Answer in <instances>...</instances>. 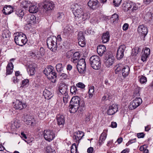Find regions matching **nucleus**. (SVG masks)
Masks as SVG:
<instances>
[{
  "instance_id": "obj_1",
  "label": "nucleus",
  "mask_w": 153,
  "mask_h": 153,
  "mask_svg": "<svg viewBox=\"0 0 153 153\" xmlns=\"http://www.w3.org/2000/svg\"><path fill=\"white\" fill-rule=\"evenodd\" d=\"M91 67L95 70H98L101 66V63L99 57L97 55L92 56L90 59Z\"/></svg>"
},
{
  "instance_id": "obj_2",
  "label": "nucleus",
  "mask_w": 153,
  "mask_h": 153,
  "mask_svg": "<svg viewBox=\"0 0 153 153\" xmlns=\"http://www.w3.org/2000/svg\"><path fill=\"white\" fill-rule=\"evenodd\" d=\"M54 7V4L53 2L50 1H45L42 10L43 14H47L48 12L52 10Z\"/></svg>"
},
{
  "instance_id": "obj_3",
  "label": "nucleus",
  "mask_w": 153,
  "mask_h": 153,
  "mask_svg": "<svg viewBox=\"0 0 153 153\" xmlns=\"http://www.w3.org/2000/svg\"><path fill=\"white\" fill-rule=\"evenodd\" d=\"M43 134L45 139L49 142L53 140L55 137V133L50 130H45Z\"/></svg>"
},
{
  "instance_id": "obj_4",
  "label": "nucleus",
  "mask_w": 153,
  "mask_h": 153,
  "mask_svg": "<svg viewBox=\"0 0 153 153\" xmlns=\"http://www.w3.org/2000/svg\"><path fill=\"white\" fill-rule=\"evenodd\" d=\"M77 68L80 74L84 73L86 70V63L84 59L82 58L79 60L77 65Z\"/></svg>"
},
{
  "instance_id": "obj_5",
  "label": "nucleus",
  "mask_w": 153,
  "mask_h": 153,
  "mask_svg": "<svg viewBox=\"0 0 153 153\" xmlns=\"http://www.w3.org/2000/svg\"><path fill=\"white\" fill-rule=\"evenodd\" d=\"M142 100L140 97L136 98L130 102L129 108L131 110L134 109L139 106L142 103Z\"/></svg>"
},
{
  "instance_id": "obj_6",
  "label": "nucleus",
  "mask_w": 153,
  "mask_h": 153,
  "mask_svg": "<svg viewBox=\"0 0 153 153\" xmlns=\"http://www.w3.org/2000/svg\"><path fill=\"white\" fill-rule=\"evenodd\" d=\"M137 31L139 34L144 38L148 33V29L147 27L143 25H139L137 29Z\"/></svg>"
},
{
  "instance_id": "obj_7",
  "label": "nucleus",
  "mask_w": 153,
  "mask_h": 153,
  "mask_svg": "<svg viewBox=\"0 0 153 153\" xmlns=\"http://www.w3.org/2000/svg\"><path fill=\"white\" fill-rule=\"evenodd\" d=\"M126 48V47L124 45H121L119 47L117 53V59L120 60L123 57Z\"/></svg>"
},
{
  "instance_id": "obj_8",
  "label": "nucleus",
  "mask_w": 153,
  "mask_h": 153,
  "mask_svg": "<svg viewBox=\"0 0 153 153\" xmlns=\"http://www.w3.org/2000/svg\"><path fill=\"white\" fill-rule=\"evenodd\" d=\"M118 111L117 105L114 104L109 106L107 111V114L109 115H113L117 112Z\"/></svg>"
},
{
  "instance_id": "obj_9",
  "label": "nucleus",
  "mask_w": 153,
  "mask_h": 153,
  "mask_svg": "<svg viewBox=\"0 0 153 153\" xmlns=\"http://www.w3.org/2000/svg\"><path fill=\"white\" fill-rule=\"evenodd\" d=\"M24 121L26 124L30 126H33L36 124V121L33 117L27 115L25 116Z\"/></svg>"
},
{
  "instance_id": "obj_10",
  "label": "nucleus",
  "mask_w": 153,
  "mask_h": 153,
  "mask_svg": "<svg viewBox=\"0 0 153 153\" xmlns=\"http://www.w3.org/2000/svg\"><path fill=\"white\" fill-rule=\"evenodd\" d=\"M57 39H47V45L49 48L52 50L55 49L57 44Z\"/></svg>"
},
{
  "instance_id": "obj_11",
  "label": "nucleus",
  "mask_w": 153,
  "mask_h": 153,
  "mask_svg": "<svg viewBox=\"0 0 153 153\" xmlns=\"http://www.w3.org/2000/svg\"><path fill=\"white\" fill-rule=\"evenodd\" d=\"M84 136V133L81 131H78L75 133L73 136V140L75 142L78 143L77 145L79 142V140Z\"/></svg>"
},
{
  "instance_id": "obj_12",
  "label": "nucleus",
  "mask_w": 153,
  "mask_h": 153,
  "mask_svg": "<svg viewBox=\"0 0 153 153\" xmlns=\"http://www.w3.org/2000/svg\"><path fill=\"white\" fill-rule=\"evenodd\" d=\"M150 53V49L149 48L145 47L143 50V54L141 58V60L143 62L146 61L147 58L149 56Z\"/></svg>"
},
{
  "instance_id": "obj_13",
  "label": "nucleus",
  "mask_w": 153,
  "mask_h": 153,
  "mask_svg": "<svg viewBox=\"0 0 153 153\" xmlns=\"http://www.w3.org/2000/svg\"><path fill=\"white\" fill-rule=\"evenodd\" d=\"M114 57L112 55H109L106 57L105 61V65L107 67H110L114 62Z\"/></svg>"
},
{
  "instance_id": "obj_14",
  "label": "nucleus",
  "mask_w": 153,
  "mask_h": 153,
  "mask_svg": "<svg viewBox=\"0 0 153 153\" xmlns=\"http://www.w3.org/2000/svg\"><path fill=\"white\" fill-rule=\"evenodd\" d=\"M74 32L73 27L71 25H68L64 28L63 35H65V36H63L62 37L65 38L66 36H69L71 33Z\"/></svg>"
},
{
  "instance_id": "obj_15",
  "label": "nucleus",
  "mask_w": 153,
  "mask_h": 153,
  "mask_svg": "<svg viewBox=\"0 0 153 153\" xmlns=\"http://www.w3.org/2000/svg\"><path fill=\"white\" fill-rule=\"evenodd\" d=\"M13 107L16 109L22 110L26 106V104L23 103L19 100H16L15 102H13Z\"/></svg>"
},
{
  "instance_id": "obj_16",
  "label": "nucleus",
  "mask_w": 153,
  "mask_h": 153,
  "mask_svg": "<svg viewBox=\"0 0 153 153\" xmlns=\"http://www.w3.org/2000/svg\"><path fill=\"white\" fill-rule=\"evenodd\" d=\"M98 3L97 0H90L87 4L90 8L95 10L98 7Z\"/></svg>"
},
{
  "instance_id": "obj_17",
  "label": "nucleus",
  "mask_w": 153,
  "mask_h": 153,
  "mask_svg": "<svg viewBox=\"0 0 153 153\" xmlns=\"http://www.w3.org/2000/svg\"><path fill=\"white\" fill-rule=\"evenodd\" d=\"M58 89L60 93L62 95L68 94L67 86L65 84H60Z\"/></svg>"
},
{
  "instance_id": "obj_18",
  "label": "nucleus",
  "mask_w": 153,
  "mask_h": 153,
  "mask_svg": "<svg viewBox=\"0 0 153 153\" xmlns=\"http://www.w3.org/2000/svg\"><path fill=\"white\" fill-rule=\"evenodd\" d=\"M83 13L82 7V6H81L77 9H76L75 11L73 12L76 17H77L78 19L80 18L81 15H82Z\"/></svg>"
},
{
  "instance_id": "obj_19",
  "label": "nucleus",
  "mask_w": 153,
  "mask_h": 153,
  "mask_svg": "<svg viewBox=\"0 0 153 153\" xmlns=\"http://www.w3.org/2000/svg\"><path fill=\"white\" fill-rule=\"evenodd\" d=\"M107 130H104L101 134L99 140L100 145H101L105 140L107 136Z\"/></svg>"
},
{
  "instance_id": "obj_20",
  "label": "nucleus",
  "mask_w": 153,
  "mask_h": 153,
  "mask_svg": "<svg viewBox=\"0 0 153 153\" xmlns=\"http://www.w3.org/2000/svg\"><path fill=\"white\" fill-rule=\"evenodd\" d=\"M130 68L128 65H123L121 70L122 73L124 77H126L129 74Z\"/></svg>"
},
{
  "instance_id": "obj_21",
  "label": "nucleus",
  "mask_w": 153,
  "mask_h": 153,
  "mask_svg": "<svg viewBox=\"0 0 153 153\" xmlns=\"http://www.w3.org/2000/svg\"><path fill=\"white\" fill-rule=\"evenodd\" d=\"M106 49L105 46L103 45H100L97 47V51L98 54L102 56L104 53L106 51Z\"/></svg>"
},
{
  "instance_id": "obj_22",
  "label": "nucleus",
  "mask_w": 153,
  "mask_h": 153,
  "mask_svg": "<svg viewBox=\"0 0 153 153\" xmlns=\"http://www.w3.org/2000/svg\"><path fill=\"white\" fill-rule=\"evenodd\" d=\"M57 121L58 125L62 127L65 123L64 118L63 115H58L57 117Z\"/></svg>"
},
{
  "instance_id": "obj_23",
  "label": "nucleus",
  "mask_w": 153,
  "mask_h": 153,
  "mask_svg": "<svg viewBox=\"0 0 153 153\" xmlns=\"http://www.w3.org/2000/svg\"><path fill=\"white\" fill-rule=\"evenodd\" d=\"M80 98L79 97L75 96L72 98L70 103L79 106L80 105Z\"/></svg>"
},
{
  "instance_id": "obj_24",
  "label": "nucleus",
  "mask_w": 153,
  "mask_h": 153,
  "mask_svg": "<svg viewBox=\"0 0 153 153\" xmlns=\"http://www.w3.org/2000/svg\"><path fill=\"white\" fill-rule=\"evenodd\" d=\"M35 66L34 64H30L27 68V70L30 76L34 75L35 73Z\"/></svg>"
},
{
  "instance_id": "obj_25",
  "label": "nucleus",
  "mask_w": 153,
  "mask_h": 153,
  "mask_svg": "<svg viewBox=\"0 0 153 153\" xmlns=\"http://www.w3.org/2000/svg\"><path fill=\"white\" fill-rule=\"evenodd\" d=\"M13 8L10 6H8L6 7H4L2 10L3 13L5 15L10 14L13 12Z\"/></svg>"
},
{
  "instance_id": "obj_26",
  "label": "nucleus",
  "mask_w": 153,
  "mask_h": 153,
  "mask_svg": "<svg viewBox=\"0 0 153 153\" xmlns=\"http://www.w3.org/2000/svg\"><path fill=\"white\" fill-rule=\"evenodd\" d=\"M13 65L11 62L8 63L6 67V75L11 74L13 71Z\"/></svg>"
},
{
  "instance_id": "obj_27",
  "label": "nucleus",
  "mask_w": 153,
  "mask_h": 153,
  "mask_svg": "<svg viewBox=\"0 0 153 153\" xmlns=\"http://www.w3.org/2000/svg\"><path fill=\"white\" fill-rule=\"evenodd\" d=\"M15 43L17 45L22 46L25 45L27 41V39H14Z\"/></svg>"
},
{
  "instance_id": "obj_28",
  "label": "nucleus",
  "mask_w": 153,
  "mask_h": 153,
  "mask_svg": "<svg viewBox=\"0 0 153 153\" xmlns=\"http://www.w3.org/2000/svg\"><path fill=\"white\" fill-rule=\"evenodd\" d=\"M94 87V86H91L88 88V97L91 99L95 95Z\"/></svg>"
},
{
  "instance_id": "obj_29",
  "label": "nucleus",
  "mask_w": 153,
  "mask_h": 153,
  "mask_svg": "<svg viewBox=\"0 0 153 153\" xmlns=\"http://www.w3.org/2000/svg\"><path fill=\"white\" fill-rule=\"evenodd\" d=\"M29 22L31 24H34L39 22L38 19H36V16L33 15H30L29 16Z\"/></svg>"
},
{
  "instance_id": "obj_30",
  "label": "nucleus",
  "mask_w": 153,
  "mask_h": 153,
  "mask_svg": "<svg viewBox=\"0 0 153 153\" xmlns=\"http://www.w3.org/2000/svg\"><path fill=\"white\" fill-rule=\"evenodd\" d=\"M79 106L74 104H70V111L71 113H75L78 110Z\"/></svg>"
},
{
  "instance_id": "obj_31",
  "label": "nucleus",
  "mask_w": 153,
  "mask_h": 153,
  "mask_svg": "<svg viewBox=\"0 0 153 153\" xmlns=\"http://www.w3.org/2000/svg\"><path fill=\"white\" fill-rule=\"evenodd\" d=\"M31 4V3L30 1L24 0L21 2V6L22 7L26 9L30 6V5Z\"/></svg>"
},
{
  "instance_id": "obj_32",
  "label": "nucleus",
  "mask_w": 153,
  "mask_h": 153,
  "mask_svg": "<svg viewBox=\"0 0 153 153\" xmlns=\"http://www.w3.org/2000/svg\"><path fill=\"white\" fill-rule=\"evenodd\" d=\"M51 93L48 90L45 89L43 92V95L45 98L47 100H49L51 97Z\"/></svg>"
},
{
  "instance_id": "obj_33",
  "label": "nucleus",
  "mask_w": 153,
  "mask_h": 153,
  "mask_svg": "<svg viewBox=\"0 0 153 153\" xmlns=\"http://www.w3.org/2000/svg\"><path fill=\"white\" fill-rule=\"evenodd\" d=\"M14 38H27L26 35L22 32H17L15 33L14 34Z\"/></svg>"
},
{
  "instance_id": "obj_34",
  "label": "nucleus",
  "mask_w": 153,
  "mask_h": 153,
  "mask_svg": "<svg viewBox=\"0 0 153 153\" xmlns=\"http://www.w3.org/2000/svg\"><path fill=\"white\" fill-rule=\"evenodd\" d=\"M38 10V7L35 5H30L29 7V11L31 13H36Z\"/></svg>"
},
{
  "instance_id": "obj_35",
  "label": "nucleus",
  "mask_w": 153,
  "mask_h": 153,
  "mask_svg": "<svg viewBox=\"0 0 153 153\" xmlns=\"http://www.w3.org/2000/svg\"><path fill=\"white\" fill-rule=\"evenodd\" d=\"M53 70V67L50 65L45 69L44 71V73L47 76Z\"/></svg>"
},
{
  "instance_id": "obj_36",
  "label": "nucleus",
  "mask_w": 153,
  "mask_h": 153,
  "mask_svg": "<svg viewBox=\"0 0 153 153\" xmlns=\"http://www.w3.org/2000/svg\"><path fill=\"white\" fill-rule=\"evenodd\" d=\"M123 66L122 64H119L116 65L114 67L115 73L117 74L120 71L122 70Z\"/></svg>"
},
{
  "instance_id": "obj_37",
  "label": "nucleus",
  "mask_w": 153,
  "mask_h": 153,
  "mask_svg": "<svg viewBox=\"0 0 153 153\" xmlns=\"http://www.w3.org/2000/svg\"><path fill=\"white\" fill-rule=\"evenodd\" d=\"M90 17V14L88 13H82V15H81L80 20H82L83 21H84L88 19Z\"/></svg>"
},
{
  "instance_id": "obj_38",
  "label": "nucleus",
  "mask_w": 153,
  "mask_h": 153,
  "mask_svg": "<svg viewBox=\"0 0 153 153\" xmlns=\"http://www.w3.org/2000/svg\"><path fill=\"white\" fill-rule=\"evenodd\" d=\"M56 73L54 70H53L48 75L47 77L49 79H54L56 78Z\"/></svg>"
},
{
  "instance_id": "obj_39",
  "label": "nucleus",
  "mask_w": 153,
  "mask_h": 153,
  "mask_svg": "<svg viewBox=\"0 0 153 153\" xmlns=\"http://www.w3.org/2000/svg\"><path fill=\"white\" fill-rule=\"evenodd\" d=\"M65 18L64 14L62 13H58L57 15V20L59 21H62Z\"/></svg>"
},
{
  "instance_id": "obj_40",
  "label": "nucleus",
  "mask_w": 153,
  "mask_h": 153,
  "mask_svg": "<svg viewBox=\"0 0 153 153\" xmlns=\"http://www.w3.org/2000/svg\"><path fill=\"white\" fill-rule=\"evenodd\" d=\"M63 66L61 63H58L56 65V68L58 72H61L63 71Z\"/></svg>"
},
{
  "instance_id": "obj_41",
  "label": "nucleus",
  "mask_w": 153,
  "mask_h": 153,
  "mask_svg": "<svg viewBox=\"0 0 153 153\" xmlns=\"http://www.w3.org/2000/svg\"><path fill=\"white\" fill-rule=\"evenodd\" d=\"M77 151V147L76 143H74L72 145L71 148V153H76Z\"/></svg>"
},
{
  "instance_id": "obj_42",
  "label": "nucleus",
  "mask_w": 153,
  "mask_h": 153,
  "mask_svg": "<svg viewBox=\"0 0 153 153\" xmlns=\"http://www.w3.org/2000/svg\"><path fill=\"white\" fill-rule=\"evenodd\" d=\"M63 101L65 104L68 103L69 99L68 94L63 95Z\"/></svg>"
},
{
  "instance_id": "obj_43",
  "label": "nucleus",
  "mask_w": 153,
  "mask_h": 153,
  "mask_svg": "<svg viewBox=\"0 0 153 153\" xmlns=\"http://www.w3.org/2000/svg\"><path fill=\"white\" fill-rule=\"evenodd\" d=\"M119 16L116 14H114L113 15L111 18V20L114 23L116 21H117L118 19Z\"/></svg>"
},
{
  "instance_id": "obj_44",
  "label": "nucleus",
  "mask_w": 153,
  "mask_h": 153,
  "mask_svg": "<svg viewBox=\"0 0 153 153\" xmlns=\"http://www.w3.org/2000/svg\"><path fill=\"white\" fill-rule=\"evenodd\" d=\"M46 153H56L55 150L52 149L51 147L48 146L46 147Z\"/></svg>"
},
{
  "instance_id": "obj_45",
  "label": "nucleus",
  "mask_w": 153,
  "mask_h": 153,
  "mask_svg": "<svg viewBox=\"0 0 153 153\" xmlns=\"http://www.w3.org/2000/svg\"><path fill=\"white\" fill-rule=\"evenodd\" d=\"M70 91L72 94H76L78 93L76 87L74 86L71 87Z\"/></svg>"
},
{
  "instance_id": "obj_46",
  "label": "nucleus",
  "mask_w": 153,
  "mask_h": 153,
  "mask_svg": "<svg viewBox=\"0 0 153 153\" xmlns=\"http://www.w3.org/2000/svg\"><path fill=\"white\" fill-rule=\"evenodd\" d=\"M79 45L82 47H84L86 44L84 39H79Z\"/></svg>"
},
{
  "instance_id": "obj_47",
  "label": "nucleus",
  "mask_w": 153,
  "mask_h": 153,
  "mask_svg": "<svg viewBox=\"0 0 153 153\" xmlns=\"http://www.w3.org/2000/svg\"><path fill=\"white\" fill-rule=\"evenodd\" d=\"M139 80L140 82L143 84L145 83L147 81L146 77L143 76H141L140 77Z\"/></svg>"
},
{
  "instance_id": "obj_48",
  "label": "nucleus",
  "mask_w": 153,
  "mask_h": 153,
  "mask_svg": "<svg viewBox=\"0 0 153 153\" xmlns=\"http://www.w3.org/2000/svg\"><path fill=\"white\" fill-rule=\"evenodd\" d=\"M122 0H113V3L115 7L119 6L121 3Z\"/></svg>"
},
{
  "instance_id": "obj_49",
  "label": "nucleus",
  "mask_w": 153,
  "mask_h": 153,
  "mask_svg": "<svg viewBox=\"0 0 153 153\" xmlns=\"http://www.w3.org/2000/svg\"><path fill=\"white\" fill-rule=\"evenodd\" d=\"M16 14L18 16L22 18L24 15V12L22 10H20L18 11H17Z\"/></svg>"
},
{
  "instance_id": "obj_50",
  "label": "nucleus",
  "mask_w": 153,
  "mask_h": 153,
  "mask_svg": "<svg viewBox=\"0 0 153 153\" xmlns=\"http://www.w3.org/2000/svg\"><path fill=\"white\" fill-rule=\"evenodd\" d=\"M141 48L139 47L136 46L133 50V52H134V54H137L141 51Z\"/></svg>"
},
{
  "instance_id": "obj_51",
  "label": "nucleus",
  "mask_w": 153,
  "mask_h": 153,
  "mask_svg": "<svg viewBox=\"0 0 153 153\" xmlns=\"http://www.w3.org/2000/svg\"><path fill=\"white\" fill-rule=\"evenodd\" d=\"M81 6L80 5H79L77 4H74L71 6V9H73V12L75 11L76 9H77Z\"/></svg>"
},
{
  "instance_id": "obj_52",
  "label": "nucleus",
  "mask_w": 153,
  "mask_h": 153,
  "mask_svg": "<svg viewBox=\"0 0 153 153\" xmlns=\"http://www.w3.org/2000/svg\"><path fill=\"white\" fill-rule=\"evenodd\" d=\"M110 35L108 32L104 33L102 36V38H109Z\"/></svg>"
},
{
  "instance_id": "obj_53",
  "label": "nucleus",
  "mask_w": 153,
  "mask_h": 153,
  "mask_svg": "<svg viewBox=\"0 0 153 153\" xmlns=\"http://www.w3.org/2000/svg\"><path fill=\"white\" fill-rule=\"evenodd\" d=\"M152 2L151 0H143V5L146 6Z\"/></svg>"
},
{
  "instance_id": "obj_54",
  "label": "nucleus",
  "mask_w": 153,
  "mask_h": 153,
  "mask_svg": "<svg viewBox=\"0 0 153 153\" xmlns=\"http://www.w3.org/2000/svg\"><path fill=\"white\" fill-rule=\"evenodd\" d=\"M72 58L79 59L80 58V54L78 52H76L73 54Z\"/></svg>"
},
{
  "instance_id": "obj_55",
  "label": "nucleus",
  "mask_w": 153,
  "mask_h": 153,
  "mask_svg": "<svg viewBox=\"0 0 153 153\" xmlns=\"http://www.w3.org/2000/svg\"><path fill=\"white\" fill-rule=\"evenodd\" d=\"M85 34L83 33L82 31H80L79 32L78 35V38H85Z\"/></svg>"
},
{
  "instance_id": "obj_56",
  "label": "nucleus",
  "mask_w": 153,
  "mask_h": 153,
  "mask_svg": "<svg viewBox=\"0 0 153 153\" xmlns=\"http://www.w3.org/2000/svg\"><path fill=\"white\" fill-rule=\"evenodd\" d=\"M76 86L77 87L81 88H84L85 87V85L82 82L78 83L76 84Z\"/></svg>"
},
{
  "instance_id": "obj_57",
  "label": "nucleus",
  "mask_w": 153,
  "mask_h": 153,
  "mask_svg": "<svg viewBox=\"0 0 153 153\" xmlns=\"http://www.w3.org/2000/svg\"><path fill=\"white\" fill-rule=\"evenodd\" d=\"M30 56L34 59H36L38 58V57L37 56L35 53L32 52H31L29 54Z\"/></svg>"
},
{
  "instance_id": "obj_58",
  "label": "nucleus",
  "mask_w": 153,
  "mask_h": 153,
  "mask_svg": "<svg viewBox=\"0 0 153 153\" xmlns=\"http://www.w3.org/2000/svg\"><path fill=\"white\" fill-rule=\"evenodd\" d=\"M60 76L62 78L64 79H68V75L64 73H62L61 75H60Z\"/></svg>"
},
{
  "instance_id": "obj_59",
  "label": "nucleus",
  "mask_w": 153,
  "mask_h": 153,
  "mask_svg": "<svg viewBox=\"0 0 153 153\" xmlns=\"http://www.w3.org/2000/svg\"><path fill=\"white\" fill-rule=\"evenodd\" d=\"M19 78L17 77L14 76L13 78V82L15 83H18L19 82Z\"/></svg>"
},
{
  "instance_id": "obj_60",
  "label": "nucleus",
  "mask_w": 153,
  "mask_h": 153,
  "mask_svg": "<svg viewBox=\"0 0 153 153\" xmlns=\"http://www.w3.org/2000/svg\"><path fill=\"white\" fill-rule=\"evenodd\" d=\"M137 136L138 138H143L144 137L145 134L143 132L138 133L137 134Z\"/></svg>"
},
{
  "instance_id": "obj_61",
  "label": "nucleus",
  "mask_w": 153,
  "mask_h": 153,
  "mask_svg": "<svg viewBox=\"0 0 153 153\" xmlns=\"http://www.w3.org/2000/svg\"><path fill=\"white\" fill-rule=\"evenodd\" d=\"M29 80L28 79H25L22 81V86L23 87L26 85L29 82Z\"/></svg>"
},
{
  "instance_id": "obj_62",
  "label": "nucleus",
  "mask_w": 153,
  "mask_h": 153,
  "mask_svg": "<svg viewBox=\"0 0 153 153\" xmlns=\"http://www.w3.org/2000/svg\"><path fill=\"white\" fill-rule=\"evenodd\" d=\"M38 116L40 119H43L45 117V114L43 112H40Z\"/></svg>"
},
{
  "instance_id": "obj_63",
  "label": "nucleus",
  "mask_w": 153,
  "mask_h": 153,
  "mask_svg": "<svg viewBox=\"0 0 153 153\" xmlns=\"http://www.w3.org/2000/svg\"><path fill=\"white\" fill-rule=\"evenodd\" d=\"M140 96V93L139 91L138 90L136 91L135 92L133 95V96L134 97H136V98H138V97Z\"/></svg>"
},
{
  "instance_id": "obj_64",
  "label": "nucleus",
  "mask_w": 153,
  "mask_h": 153,
  "mask_svg": "<svg viewBox=\"0 0 153 153\" xmlns=\"http://www.w3.org/2000/svg\"><path fill=\"white\" fill-rule=\"evenodd\" d=\"M129 25L127 23L124 24L123 26V29L124 30H126L128 28Z\"/></svg>"
}]
</instances>
